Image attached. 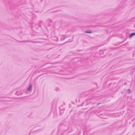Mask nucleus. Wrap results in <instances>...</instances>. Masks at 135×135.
I'll list each match as a JSON object with an SVG mask.
<instances>
[{"mask_svg": "<svg viewBox=\"0 0 135 135\" xmlns=\"http://www.w3.org/2000/svg\"><path fill=\"white\" fill-rule=\"evenodd\" d=\"M32 87L31 86H30L27 89V90L30 91L31 90Z\"/></svg>", "mask_w": 135, "mask_h": 135, "instance_id": "nucleus-1", "label": "nucleus"}, {"mask_svg": "<svg viewBox=\"0 0 135 135\" xmlns=\"http://www.w3.org/2000/svg\"><path fill=\"white\" fill-rule=\"evenodd\" d=\"M135 35V33H132L130 34V36H129V37H131L132 36H133Z\"/></svg>", "mask_w": 135, "mask_h": 135, "instance_id": "nucleus-2", "label": "nucleus"}, {"mask_svg": "<svg viewBox=\"0 0 135 135\" xmlns=\"http://www.w3.org/2000/svg\"><path fill=\"white\" fill-rule=\"evenodd\" d=\"M85 32L86 33H91L92 32H91V31H85Z\"/></svg>", "mask_w": 135, "mask_h": 135, "instance_id": "nucleus-3", "label": "nucleus"}]
</instances>
